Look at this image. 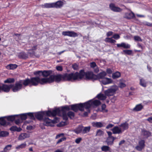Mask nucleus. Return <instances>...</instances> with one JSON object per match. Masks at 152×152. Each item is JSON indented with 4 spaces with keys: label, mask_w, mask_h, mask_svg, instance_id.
<instances>
[{
    "label": "nucleus",
    "mask_w": 152,
    "mask_h": 152,
    "mask_svg": "<svg viewBox=\"0 0 152 152\" xmlns=\"http://www.w3.org/2000/svg\"><path fill=\"white\" fill-rule=\"evenodd\" d=\"M100 81L102 84L104 85L110 84L113 82V81L111 79L107 77L104 78L100 80Z\"/></svg>",
    "instance_id": "obj_10"
},
{
    "label": "nucleus",
    "mask_w": 152,
    "mask_h": 152,
    "mask_svg": "<svg viewBox=\"0 0 152 152\" xmlns=\"http://www.w3.org/2000/svg\"><path fill=\"white\" fill-rule=\"evenodd\" d=\"M114 126V125L112 124H109L106 127L107 129H109L110 128H112Z\"/></svg>",
    "instance_id": "obj_63"
},
{
    "label": "nucleus",
    "mask_w": 152,
    "mask_h": 152,
    "mask_svg": "<svg viewBox=\"0 0 152 152\" xmlns=\"http://www.w3.org/2000/svg\"><path fill=\"white\" fill-rule=\"evenodd\" d=\"M93 69H94V72L95 73H97L99 72V68L98 66L94 68H93Z\"/></svg>",
    "instance_id": "obj_56"
},
{
    "label": "nucleus",
    "mask_w": 152,
    "mask_h": 152,
    "mask_svg": "<svg viewBox=\"0 0 152 152\" xmlns=\"http://www.w3.org/2000/svg\"><path fill=\"white\" fill-rule=\"evenodd\" d=\"M101 150L103 151H107L110 150V148L109 147L106 145H104L101 147Z\"/></svg>",
    "instance_id": "obj_39"
},
{
    "label": "nucleus",
    "mask_w": 152,
    "mask_h": 152,
    "mask_svg": "<svg viewBox=\"0 0 152 152\" xmlns=\"http://www.w3.org/2000/svg\"><path fill=\"white\" fill-rule=\"evenodd\" d=\"M66 138L65 137H64L62 138H61L60 139H59L56 142V144H58L61 142H62L63 141H64L66 140Z\"/></svg>",
    "instance_id": "obj_51"
},
{
    "label": "nucleus",
    "mask_w": 152,
    "mask_h": 152,
    "mask_svg": "<svg viewBox=\"0 0 152 152\" xmlns=\"http://www.w3.org/2000/svg\"><path fill=\"white\" fill-rule=\"evenodd\" d=\"M100 100H103L106 99V96L103 94L100 93L98 94L96 97Z\"/></svg>",
    "instance_id": "obj_27"
},
{
    "label": "nucleus",
    "mask_w": 152,
    "mask_h": 152,
    "mask_svg": "<svg viewBox=\"0 0 152 152\" xmlns=\"http://www.w3.org/2000/svg\"><path fill=\"white\" fill-rule=\"evenodd\" d=\"M143 148L142 147L139 145H137L135 147V148L139 151H141Z\"/></svg>",
    "instance_id": "obj_54"
},
{
    "label": "nucleus",
    "mask_w": 152,
    "mask_h": 152,
    "mask_svg": "<svg viewBox=\"0 0 152 152\" xmlns=\"http://www.w3.org/2000/svg\"><path fill=\"white\" fill-rule=\"evenodd\" d=\"M56 69L57 70L59 71H62L63 69L62 66H57L56 67Z\"/></svg>",
    "instance_id": "obj_59"
},
{
    "label": "nucleus",
    "mask_w": 152,
    "mask_h": 152,
    "mask_svg": "<svg viewBox=\"0 0 152 152\" xmlns=\"http://www.w3.org/2000/svg\"><path fill=\"white\" fill-rule=\"evenodd\" d=\"M109 7L111 10L114 12H120L122 10L121 8L115 6V4L113 3L110 4Z\"/></svg>",
    "instance_id": "obj_8"
},
{
    "label": "nucleus",
    "mask_w": 152,
    "mask_h": 152,
    "mask_svg": "<svg viewBox=\"0 0 152 152\" xmlns=\"http://www.w3.org/2000/svg\"><path fill=\"white\" fill-rule=\"evenodd\" d=\"M90 65L91 67L93 69L94 68L97 66L96 63L94 62H91L90 63Z\"/></svg>",
    "instance_id": "obj_48"
},
{
    "label": "nucleus",
    "mask_w": 152,
    "mask_h": 152,
    "mask_svg": "<svg viewBox=\"0 0 152 152\" xmlns=\"http://www.w3.org/2000/svg\"><path fill=\"white\" fill-rule=\"evenodd\" d=\"M117 89L116 87H113L104 91V94L106 96H112L113 95Z\"/></svg>",
    "instance_id": "obj_7"
},
{
    "label": "nucleus",
    "mask_w": 152,
    "mask_h": 152,
    "mask_svg": "<svg viewBox=\"0 0 152 152\" xmlns=\"http://www.w3.org/2000/svg\"><path fill=\"white\" fill-rule=\"evenodd\" d=\"M29 116L30 117V118L32 119H34L35 118L33 113H27Z\"/></svg>",
    "instance_id": "obj_53"
},
{
    "label": "nucleus",
    "mask_w": 152,
    "mask_h": 152,
    "mask_svg": "<svg viewBox=\"0 0 152 152\" xmlns=\"http://www.w3.org/2000/svg\"><path fill=\"white\" fill-rule=\"evenodd\" d=\"M107 75L106 72L105 71H102L96 75V80L99 79L100 80L105 78Z\"/></svg>",
    "instance_id": "obj_16"
},
{
    "label": "nucleus",
    "mask_w": 152,
    "mask_h": 152,
    "mask_svg": "<svg viewBox=\"0 0 152 152\" xmlns=\"http://www.w3.org/2000/svg\"><path fill=\"white\" fill-rule=\"evenodd\" d=\"M42 71H39L36 72H34V74L35 75H42Z\"/></svg>",
    "instance_id": "obj_60"
},
{
    "label": "nucleus",
    "mask_w": 152,
    "mask_h": 152,
    "mask_svg": "<svg viewBox=\"0 0 152 152\" xmlns=\"http://www.w3.org/2000/svg\"><path fill=\"white\" fill-rule=\"evenodd\" d=\"M113 37L115 39H118L120 38V37L119 34H115L113 35Z\"/></svg>",
    "instance_id": "obj_57"
},
{
    "label": "nucleus",
    "mask_w": 152,
    "mask_h": 152,
    "mask_svg": "<svg viewBox=\"0 0 152 152\" xmlns=\"http://www.w3.org/2000/svg\"><path fill=\"white\" fill-rule=\"evenodd\" d=\"M53 3H46L42 6L43 8H50L53 7Z\"/></svg>",
    "instance_id": "obj_33"
},
{
    "label": "nucleus",
    "mask_w": 152,
    "mask_h": 152,
    "mask_svg": "<svg viewBox=\"0 0 152 152\" xmlns=\"http://www.w3.org/2000/svg\"><path fill=\"white\" fill-rule=\"evenodd\" d=\"M123 51L125 54L128 55H131L132 53L131 50H123Z\"/></svg>",
    "instance_id": "obj_45"
},
{
    "label": "nucleus",
    "mask_w": 152,
    "mask_h": 152,
    "mask_svg": "<svg viewBox=\"0 0 152 152\" xmlns=\"http://www.w3.org/2000/svg\"><path fill=\"white\" fill-rule=\"evenodd\" d=\"M17 115H10L8 116H6L5 117V118H6L7 121H13L14 120L15 118V116Z\"/></svg>",
    "instance_id": "obj_31"
},
{
    "label": "nucleus",
    "mask_w": 152,
    "mask_h": 152,
    "mask_svg": "<svg viewBox=\"0 0 152 152\" xmlns=\"http://www.w3.org/2000/svg\"><path fill=\"white\" fill-rule=\"evenodd\" d=\"M53 4H54L53 7L60 8L63 5L64 3L62 1H59L56 3H53Z\"/></svg>",
    "instance_id": "obj_21"
},
{
    "label": "nucleus",
    "mask_w": 152,
    "mask_h": 152,
    "mask_svg": "<svg viewBox=\"0 0 152 152\" xmlns=\"http://www.w3.org/2000/svg\"><path fill=\"white\" fill-rule=\"evenodd\" d=\"M105 41L107 42H110L112 43H113L115 42L116 41L113 39L112 38H106Z\"/></svg>",
    "instance_id": "obj_41"
},
{
    "label": "nucleus",
    "mask_w": 152,
    "mask_h": 152,
    "mask_svg": "<svg viewBox=\"0 0 152 152\" xmlns=\"http://www.w3.org/2000/svg\"><path fill=\"white\" fill-rule=\"evenodd\" d=\"M102 111L104 113H106L107 112V110L105 109L106 105L105 104H103L102 105Z\"/></svg>",
    "instance_id": "obj_47"
},
{
    "label": "nucleus",
    "mask_w": 152,
    "mask_h": 152,
    "mask_svg": "<svg viewBox=\"0 0 152 152\" xmlns=\"http://www.w3.org/2000/svg\"><path fill=\"white\" fill-rule=\"evenodd\" d=\"M13 86V85L10 84L7 85L6 84H3L2 86V92L4 91L5 92H9L10 89Z\"/></svg>",
    "instance_id": "obj_9"
},
{
    "label": "nucleus",
    "mask_w": 152,
    "mask_h": 152,
    "mask_svg": "<svg viewBox=\"0 0 152 152\" xmlns=\"http://www.w3.org/2000/svg\"><path fill=\"white\" fill-rule=\"evenodd\" d=\"M83 127V126L82 125H79L73 130V132L77 134L81 133L82 134Z\"/></svg>",
    "instance_id": "obj_13"
},
{
    "label": "nucleus",
    "mask_w": 152,
    "mask_h": 152,
    "mask_svg": "<svg viewBox=\"0 0 152 152\" xmlns=\"http://www.w3.org/2000/svg\"><path fill=\"white\" fill-rule=\"evenodd\" d=\"M85 76L86 80H96V75L94 74L92 72L88 71L85 72L83 69L81 70L79 72H76L67 75V80L73 81L76 80H80Z\"/></svg>",
    "instance_id": "obj_3"
},
{
    "label": "nucleus",
    "mask_w": 152,
    "mask_h": 152,
    "mask_svg": "<svg viewBox=\"0 0 152 152\" xmlns=\"http://www.w3.org/2000/svg\"><path fill=\"white\" fill-rule=\"evenodd\" d=\"M91 101H92V100H89L87 102L83 103V108L84 109L85 107L86 109L87 110V111L88 113L90 112L89 108L91 107H92V105H91Z\"/></svg>",
    "instance_id": "obj_11"
},
{
    "label": "nucleus",
    "mask_w": 152,
    "mask_h": 152,
    "mask_svg": "<svg viewBox=\"0 0 152 152\" xmlns=\"http://www.w3.org/2000/svg\"><path fill=\"white\" fill-rule=\"evenodd\" d=\"M36 49H37V46H34V47H33L32 48V49L29 50H28V51H32V53H34V51L36 50Z\"/></svg>",
    "instance_id": "obj_61"
},
{
    "label": "nucleus",
    "mask_w": 152,
    "mask_h": 152,
    "mask_svg": "<svg viewBox=\"0 0 152 152\" xmlns=\"http://www.w3.org/2000/svg\"><path fill=\"white\" fill-rule=\"evenodd\" d=\"M70 107L71 109L75 112H77L78 110L81 111H84L83 105L82 103L72 105Z\"/></svg>",
    "instance_id": "obj_6"
},
{
    "label": "nucleus",
    "mask_w": 152,
    "mask_h": 152,
    "mask_svg": "<svg viewBox=\"0 0 152 152\" xmlns=\"http://www.w3.org/2000/svg\"><path fill=\"white\" fill-rule=\"evenodd\" d=\"M10 130L13 131H16L17 132H20L22 129L20 128H18L16 126H12L10 129Z\"/></svg>",
    "instance_id": "obj_32"
},
{
    "label": "nucleus",
    "mask_w": 152,
    "mask_h": 152,
    "mask_svg": "<svg viewBox=\"0 0 152 152\" xmlns=\"http://www.w3.org/2000/svg\"><path fill=\"white\" fill-rule=\"evenodd\" d=\"M134 17V14L132 12H127L126 13L125 17L127 19H131Z\"/></svg>",
    "instance_id": "obj_29"
},
{
    "label": "nucleus",
    "mask_w": 152,
    "mask_h": 152,
    "mask_svg": "<svg viewBox=\"0 0 152 152\" xmlns=\"http://www.w3.org/2000/svg\"><path fill=\"white\" fill-rule=\"evenodd\" d=\"M141 134L145 138H147L151 135V133L148 131L142 129L141 131Z\"/></svg>",
    "instance_id": "obj_14"
},
{
    "label": "nucleus",
    "mask_w": 152,
    "mask_h": 152,
    "mask_svg": "<svg viewBox=\"0 0 152 152\" xmlns=\"http://www.w3.org/2000/svg\"><path fill=\"white\" fill-rule=\"evenodd\" d=\"M107 73L108 74H111L112 73V70L109 68H108L106 69Z\"/></svg>",
    "instance_id": "obj_62"
},
{
    "label": "nucleus",
    "mask_w": 152,
    "mask_h": 152,
    "mask_svg": "<svg viewBox=\"0 0 152 152\" xmlns=\"http://www.w3.org/2000/svg\"><path fill=\"white\" fill-rule=\"evenodd\" d=\"M145 141L144 140H141L139 141V145L144 148L145 146Z\"/></svg>",
    "instance_id": "obj_46"
},
{
    "label": "nucleus",
    "mask_w": 152,
    "mask_h": 152,
    "mask_svg": "<svg viewBox=\"0 0 152 152\" xmlns=\"http://www.w3.org/2000/svg\"><path fill=\"white\" fill-rule=\"evenodd\" d=\"M120 76V73L118 72H117L112 74V77L113 79H116L119 78Z\"/></svg>",
    "instance_id": "obj_30"
},
{
    "label": "nucleus",
    "mask_w": 152,
    "mask_h": 152,
    "mask_svg": "<svg viewBox=\"0 0 152 152\" xmlns=\"http://www.w3.org/2000/svg\"><path fill=\"white\" fill-rule=\"evenodd\" d=\"M18 57L20 58L25 59L28 58V55L23 52L19 53L18 55Z\"/></svg>",
    "instance_id": "obj_24"
},
{
    "label": "nucleus",
    "mask_w": 152,
    "mask_h": 152,
    "mask_svg": "<svg viewBox=\"0 0 152 152\" xmlns=\"http://www.w3.org/2000/svg\"><path fill=\"white\" fill-rule=\"evenodd\" d=\"M9 134V133L7 132L2 131L0 132V137H6Z\"/></svg>",
    "instance_id": "obj_43"
},
{
    "label": "nucleus",
    "mask_w": 152,
    "mask_h": 152,
    "mask_svg": "<svg viewBox=\"0 0 152 152\" xmlns=\"http://www.w3.org/2000/svg\"><path fill=\"white\" fill-rule=\"evenodd\" d=\"M75 115V113L73 112L69 111L67 113V116L70 119H73L74 118Z\"/></svg>",
    "instance_id": "obj_34"
},
{
    "label": "nucleus",
    "mask_w": 152,
    "mask_h": 152,
    "mask_svg": "<svg viewBox=\"0 0 152 152\" xmlns=\"http://www.w3.org/2000/svg\"><path fill=\"white\" fill-rule=\"evenodd\" d=\"M91 103L92 104V107H97L100 105L101 102L99 100H93L91 99Z\"/></svg>",
    "instance_id": "obj_19"
},
{
    "label": "nucleus",
    "mask_w": 152,
    "mask_h": 152,
    "mask_svg": "<svg viewBox=\"0 0 152 152\" xmlns=\"http://www.w3.org/2000/svg\"><path fill=\"white\" fill-rule=\"evenodd\" d=\"M66 80V74L63 75H52L49 77L40 79L39 77H32L30 79L27 78L25 79L26 81V86L29 85L31 86H36L39 83L43 85L47 83H51L54 81L59 82L61 80Z\"/></svg>",
    "instance_id": "obj_1"
},
{
    "label": "nucleus",
    "mask_w": 152,
    "mask_h": 152,
    "mask_svg": "<svg viewBox=\"0 0 152 152\" xmlns=\"http://www.w3.org/2000/svg\"><path fill=\"white\" fill-rule=\"evenodd\" d=\"M106 142L108 145H112L113 144V142L111 138L108 137L107 139Z\"/></svg>",
    "instance_id": "obj_38"
},
{
    "label": "nucleus",
    "mask_w": 152,
    "mask_h": 152,
    "mask_svg": "<svg viewBox=\"0 0 152 152\" xmlns=\"http://www.w3.org/2000/svg\"><path fill=\"white\" fill-rule=\"evenodd\" d=\"M104 132L101 129H99L97 130L96 136H101L103 134Z\"/></svg>",
    "instance_id": "obj_44"
},
{
    "label": "nucleus",
    "mask_w": 152,
    "mask_h": 152,
    "mask_svg": "<svg viewBox=\"0 0 152 152\" xmlns=\"http://www.w3.org/2000/svg\"><path fill=\"white\" fill-rule=\"evenodd\" d=\"M72 67L74 70H77L78 69V65L76 64H74L72 65Z\"/></svg>",
    "instance_id": "obj_55"
},
{
    "label": "nucleus",
    "mask_w": 152,
    "mask_h": 152,
    "mask_svg": "<svg viewBox=\"0 0 152 152\" xmlns=\"http://www.w3.org/2000/svg\"><path fill=\"white\" fill-rule=\"evenodd\" d=\"M52 73L51 70H44L42 72V74L44 77H47Z\"/></svg>",
    "instance_id": "obj_22"
},
{
    "label": "nucleus",
    "mask_w": 152,
    "mask_h": 152,
    "mask_svg": "<svg viewBox=\"0 0 152 152\" xmlns=\"http://www.w3.org/2000/svg\"><path fill=\"white\" fill-rule=\"evenodd\" d=\"M134 39L135 41H142V40L141 38L138 36H135L134 37Z\"/></svg>",
    "instance_id": "obj_49"
},
{
    "label": "nucleus",
    "mask_w": 152,
    "mask_h": 152,
    "mask_svg": "<svg viewBox=\"0 0 152 152\" xmlns=\"http://www.w3.org/2000/svg\"><path fill=\"white\" fill-rule=\"evenodd\" d=\"M81 137H79L76 138L75 140V142L77 144H79L82 140Z\"/></svg>",
    "instance_id": "obj_58"
},
{
    "label": "nucleus",
    "mask_w": 152,
    "mask_h": 152,
    "mask_svg": "<svg viewBox=\"0 0 152 152\" xmlns=\"http://www.w3.org/2000/svg\"><path fill=\"white\" fill-rule=\"evenodd\" d=\"M78 36L76 32L72 31H67V36L72 37H76Z\"/></svg>",
    "instance_id": "obj_28"
},
{
    "label": "nucleus",
    "mask_w": 152,
    "mask_h": 152,
    "mask_svg": "<svg viewBox=\"0 0 152 152\" xmlns=\"http://www.w3.org/2000/svg\"><path fill=\"white\" fill-rule=\"evenodd\" d=\"M66 106L64 107L55 108L52 111L48 110L47 111L37 113H35V116L36 118L41 120L43 118V115L45 114L49 116L54 117L57 115L59 116H62L64 119L66 120Z\"/></svg>",
    "instance_id": "obj_2"
},
{
    "label": "nucleus",
    "mask_w": 152,
    "mask_h": 152,
    "mask_svg": "<svg viewBox=\"0 0 152 152\" xmlns=\"http://www.w3.org/2000/svg\"><path fill=\"white\" fill-rule=\"evenodd\" d=\"M26 145V143L25 142L21 144L20 145L16 146L15 148L17 149H22L25 148Z\"/></svg>",
    "instance_id": "obj_36"
},
{
    "label": "nucleus",
    "mask_w": 152,
    "mask_h": 152,
    "mask_svg": "<svg viewBox=\"0 0 152 152\" xmlns=\"http://www.w3.org/2000/svg\"><path fill=\"white\" fill-rule=\"evenodd\" d=\"M30 137V135L28 134L23 133L21 134L18 137V140H23L25 139L28 138Z\"/></svg>",
    "instance_id": "obj_17"
},
{
    "label": "nucleus",
    "mask_w": 152,
    "mask_h": 152,
    "mask_svg": "<svg viewBox=\"0 0 152 152\" xmlns=\"http://www.w3.org/2000/svg\"><path fill=\"white\" fill-rule=\"evenodd\" d=\"M64 135V134L63 133H61L60 134H58L56 135V139H58L61 136H63Z\"/></svg>",
    "instance_id": "obj_64"
},
{
    "label": "nucleus",
    "mask_w": 152,
    "mask_h": 152,
    "mask_svg": "<svg viewBox=\"0 0 152 152\" xmlns=\"http://www.w3.org/2000/svg\"><path fill=\"white\" fill-rule=\"evenodd\" d=\"M15 81V79L13 78H9L4 81L5 83H13Z\"/></svg>",
    "instance_id": "obj_40"
},
{
    "label": "nucleus",
    "mask_w": 152,
    "mask_h": 152,
    "mask_svg": "<svg viewBox=\"0 0 152 152\" xmlns=\"http://www.w3.org/2000/svg\"><path fill=\"white\" fill-rule=\"evenodd\" d=\"M116 45L118 48L122 47L125 49H129L130 48V45L129 44L124 42L117 44Z\"/></svg>",
    "instance_id": "obj_15"
},
{
    "label": "nucleus",
    "mask_w": 152,
    "mask_h": 152,
    "mask_svg": "<svg viewBox=\"0 0 152 152\" xmlns=\"http://www.w3.org/2000/svg\"><path fill=\"white\" fill-rule=\"evenodd\" d=\"M91 127L90 126L84 127L83 128L82 134H85L89 132L90 130Z\"/></svg>",
    "instance_id": "obj_26"
},
{
    "label": "nucleus",
    "mask_w": 152,
    "mask_h": 152,
    "mask_svg": "<svg viewBox=\"0 0 152 152\" xmlns=\"http://www.w3.org/2000/svg\"><path fill=\"white\" fill-rule=\"evenodd\" d=\"M27 113L23 114L20 115V118L22 120H25L26 119L27 117Z\"/></svg>",
    "instance_id": "obj_50"
},
{
    "label": "nucleus",
    "mask_w": 152,
    "mask_h": 152,
    "mask_svg": "<svg viewBox=\"0 0 152 152\" xmlns=\"http://www.w3.org/2000/svg\"><path fill=\"white\" fill-rule=\"evenodd\" d=\"M140 85L143 87H145L146 86V83L145 80L143 78L140 79Z\"/></svg>",
    "instance_id": "obj_35"
},
{
    "label": "nucleus",
    "mask_w": 152,
    "mask_h": 152,
    "mask_svg": "<svg viewBox=\"0 0 152 152\" xmlns=\"http://www.w3.org/2000/svg\"><path fill=\"white\" fill-rule=\"evenodd\" d=\"M92 126L94 127L98 128H101L104 126L103 123L101 122H93L92 123Z\"/></svg>",
    "instance_id": "obj_18"
},
{
    "label": "nucleus",
    "mask_w": 152,
    "mask_h": 152,
    "mask_svg": "<svg viewBox=\"0 0 152 152\" xmlns=\"http://www.w3.org/2000/svg\"><path fill=\"white\" fill-rule=\"evenodd\" d=\"M18 65L15 64H10L8 65L6 67L8 69H14L17 68Z\"/></svg>",
    "instance_id": "obj_25"
},
{
    "label": "nucleus",
    "mask_w": 152,
    "mask_h": 152,
    "mask_svg": "<svg viewBox=\"0 0 152 152\" xmlns=\"http://www.w3.org/2000/svg\"><path fill=\"white\" fill-rule=\"evenodd\" d=\"M143 108V106L141 104L137 105L133 109V110L134 111H140Z\"/></svg>",
    "instance_id": "obj_23"
},
{
    "label": "nucleus",
    "mask_w": 152,
    "mask_h": 152,
    "mask_svg": "<svg viewBox=\"0 0 152 152\" xmlns=\"http://www.w3.org/2000/svg\"><path fill=\"white\" fill-rule=\"evenodd\" d=\"M44 124L47 126H53L55 123H57L58 121V118L56 117L52 120L48 118H45L44 119Z\"/></svg>",
    "instance_id": "obj_5"
},
{
    "label": "nucleus",
    "mask_w": 152,
    "mask_h": 152,
    "mask_svg": "<svg viewBox=\"0 0 152 152\" xmlns=\"http://www.w3.org/2000/svg\"><path fill=\"white\" fill-rule=\"evenodd\" d=\"M112 131L113 134H119L123 132L121 128L117 126H115L112 129Z\"/></svg>",
    "instance_id": "obj_12"
},
{
    "label": "nucleus",
    "mask_w": 152,
    "mask_h": 152,
    "mask_svg": "<svg viewBox=\"0 0 152 152\" xmlns=\"http://www.w3.org/2000/svg\"><path fill=\"white\" fill-rule=\"evenodd\" d=\"M26 82L25 79L16 82L15 85H13V86L12 87V91L14 92H16L21 89L23 86L24 87L26 86Z\"/></svg>",
    "instance_id": "obj_4"
},
{
    "label": "nucleus",
    "mask_w": 152,
    "mask_h": 152,
    "mask_svg": "<svg viewBox=\"0 0 152 152\" xmlns=\"http://www.w3.org/2000/svg\"><path fill=\"white\" fill-rule=\"evenodd\" d=\"M126 86V84L125 83L122 82H120L119 85V87L121 88H123L125 87Z\"/></svg>",
    "instance_id": "obj_52"
},
{
    "label": "nucleus",
    "mask_w": 152,
    "mask_h": 152,
    "mask_svg": "<svg viewBox=\"0 0 152 152\" xmlns=\"http://www.w3.org/2000/svg\"><path fill=\"white\" fill-rule=\"evenodd\" d=\"M12 147V145L11 144L6 145L4 148V150L5 152H7V151H10L11 150Z\"/></svg>",
    "instance_id": "obj_42"
},
{
    "label": "nucleus",
    "mask_w": 152,
    "mask_h": 152,
    "mask_svg": "<svg viewBox=\"0 0 152 152\" xmlns=\"http://www.w3.org/2000/svg\"><path fill=\"white\" fill-rule=\"evenodd\" d=\"M119 126L122 128L121 129L123 132L124 130L128 129L129 127V124L127 122H125L119 125Z\"/></svg>",
    "instance_id": "obj_20"
},
{
    "label": "nucleus",
    "mask_w": 152,
    "mask_h": 152,
    "mask_svg": "<svg viewBox=\"0 0 152 152\" xmlns=\"http://www.w3.org/2000/svg\"><path fill=\"white\" fill-rule=\"evenodd\" d=\"M4 118H5V117L0 118V124L3 126L7 124V122Z\"/></svg>",
    "instance_id": "obj_37"
}]
</instances>
